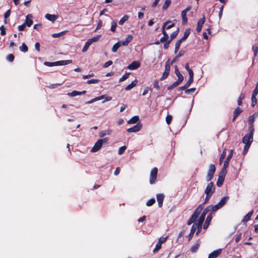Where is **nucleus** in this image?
I'll return each instance as SVG.
<instances>
[{
    "label": "nucleus",
    "instance_id": "f257e3e1",
    "mask_svg": "<svg viewBox=\"0 0 258 258\" xmlns=\"http://www.w3.org/2000/svg\"><path fill=\"white\" fill-rule=\"evenodd\" d=\"M133 39V37L132 35H128L127 37L126 38L125 40L121 42H117L115 43L112 47L111 50L113 52H116L117 51L118 48L122 44L123 46H127L128 43L132 41Z\"/></svg>",
    "mask_w": 258,
    "mask_h": 258
},
{
    "label": "nucleus",
    "instance_id": "393cba45",
    "mask_svg": "<svg viewBox=\"0 0 258 258\" xmlns=\"http://www.w3.org/2000/svg\"><path fill=\"white\" fill-rule=\"evenodd\" d=\"M174 69H175V74L178 77L177 79L179 80L183 81L184 79V77H183V75L180 73L177 66H175Z\"/></svg>",
    "mask_w": 258,
    "mask_h": 258
},
{
    "label": "nucleus",
    "instance_id": "ea45409f",
    "mask_svg": "<svg viewBox=\"0 0 258 258\" xmlns=\"http://www.w3.org/2000/svg\"><path fill=\"white\" fill-rule=\"evenodd\" d=\"M19 49L20 51L23 52H26L28 50V48L25 43H22V45L20 46Z\"/></svg>",
    "mask_w": 258,
    "mask_h": 258
},
{
    "label": "nucleus",
    "instance_id": "c756f323",
    "mask_svg": "<svg viewBox=\"0 0 258 258\" xmlns=\"http://www.w3.org/2000/svg\"><path fill=\"white\" fill-rule=\"evenodd\" d=\"M105 98V95H101L100 96H99V97H96L87 102H86V103L87 104H91V103H92L93 102H94L95 101H98V100H101L103 98Z\"/></svg>",
    "mask_w": 258,
    "mask_h": 258
},
{
    "label": "nucleus",
    "instance_id": "4be33fe9",
    "mask_svg": "<svg viewBox=\"0 0 258 258\" xmlns=\"http://www.w3.org/2000/svg\"><path fill=\"white\" fill-rule=\"evenodd\" d=\"M229 199V197L228 196H225L223 197L221 200L218 203L219 206H220L221 208H222L227 202V201Z\"/></svg>",
    "mask_w": 258,
    "mask_h": 258
},
{
    "label": "nucleus",
    "instance_id": "6ab92c4d",
    "mask_svg": "<svg viewBox=\"0 0 258 258\" xmlns=\"http://www.w3.org/2000/svg\"><path fill=\"white\" fill-rule=\"evenodd\" d=\"M212 219V214L210 213L207 217L206 221L203 225V228L204 229H207L208 228Z\"/></svg>",
    "mask_w": 258,
    "mask_h": 258
},
{
    "label": "nucleus",
    "instance_id": "f03ea898",
    "mask_svg": "<svg viewBox=\"0 0 258 258\" xmlns=\"http://www.w3.org/2000/svg\"><path fill=\"white\" fill-rule=\"evenodd\" d=\"M203 210V207L201 205L198 206V207L195 210L193 214L191 215V217L188 220L187 224L188 225H191L192 223L195 222L196 221V219L199 216L200 214L202 212Z\"/></svg>",
    "mask_w": 258,
    "mask_h": 258
},
{
    "label": "nucleus",
    "instance_id": "f3484780",
    "mask_svg": "<svg viewBox=\"0 0 258 258\" xmlns=\"http://www.w3.org/2000/svg\"><path fill=\"white\" fill-rule=\"evenodd\" d=\"M164 199V195L163 194H158L157 195V200L158 206L161 208L162 207L163 202Z\"/></svg>",
    "mask_w": 258,
    "mask_h": 258
},
{
    "label": "nucleus",
    "instance_id": "bf43d9fd",
    "mask_svg": "<svg viewBox=\"0 0 258 258\" xmlns=\"http://www.w3.org/2000/svg\"><path fill=\"white\" fill-rule=\"evenodd\" d=\"M126 148V147L125 146L120 147L118 151V154L119 155L122 154L124 152Z\"/></svg>",
    "mask_w": 258,
    "mask_h": 258
},
{
    "label": "nucleus",
    "instance_id": "0eeeda50",
    "mask_svg": "<svg viewBox=\"0 0 258 258\" xmlns=\"http://www.w3.org/2000/svg\"><path fill=\"white\" fill-rule=\"evenodd\" d=\"M191 9V6H188L185 9H184L181 12L182 24L183 25H184L187 23V18L186 17V13Z\"/></svg>",
    "mask_w": 258,
    "mask_h": 258
},
{
    "label": "nucleus",
    "instance_id": "c85d7f7f",
    "mask_svg": "<svg viewBox=\"0 0 258 258\" xmlns=\"http://www.w3.org/2000/svg\"><path fill=\"white\" fill-rule=\"evenodd\" d=\"M195 227H196V224H193L190 229V233L188 235V241H190L195 231H196Z\"/></svg>",
    "mask_w": 258,
    "mask_h": 258
},
{
    "label": "nucleus",
    "instance_id": "c03bdc74",
    "mask_svg": "<svg viewBox=\"0 0 258 258\" xmlns=\"http://www.w3.org/2000/svg\"><path fill=\"white\" fill-rule=\"evenodd\" d=\"M117 27V24L115 21H112L111 24L110 30L112 32H115L116 31V28Z\"/></svg>",
    "mask_w": 258,
    "mask_h": 258
},
{
    "label": "nucleus",
    "instance_id": "cd10ccee",
    "mask_svg": "<svg viewBox=\"0 0 258 258\" xmlns=\"http://www.w3.org/2000/svg\"><path fill=\"white\" fill-rule=\"evenodd\" d=\"M183 81L177 80L175 82H174L172 85L169 86L167 87V90H170L172 89L173 88H175V87L179 85Z\"/></svg>",
    "mask_w": 258,
    "mask_h": 258
},
{
    "label": "nucleus",
    "instance_id": "603ef678",
    "mask_svg": "<svg viewBox=\"0 0 258 258\" xmlns=\"http://www.w3.org/2000/svg\"><path fill=\"white\" fill-rule=\"evenodd\" d=\"M178 58V57H177V56H176L175 57H174L171 61L168 59L167 60V61L165 62V63H168L169 67H170L171 65H172L173 63H174L175 62H176L177 61Z\"/></svg>",
    "mask_w": 258,
    "mask_h": 258
},
{
    "label": "nucleus",
    "instance_id": "37998d69",
    "mask_svg": "<svg viewBox=\"0 0 258 258\" xmlns=\"http://www.w3.org/2000/svg\"><path fill=\"white\" fill-rule=\"evenodd\" d=\"M91 44L90 43V42L88 40H87V42L85 43V45L84 46V47L82 49V52H86Z\"/></svg>",
    "mask_w": 258,
    "mask_h": 258
},
{
    "label": "nucleus",
    "instance_id": "052dcab7",
    "mask_svg": "<svg viewBox=\"0 0 258 258\" xmlns=\"http://www.w3.org/2000/svg\"><path fill=\"white\" fill-rule=\"evenodd\" d=\"M244 98V95L241 94L237 100V104L239 106L241 105L242 104V101Z\"/></svg>",
    "mask_w": 258,
    "mask_h": 258
},
{
    "label": "nucleus",
    "instance_id": "ddd939ff",
    "mask_svg": "<svg viewBox=\"0 0 258 258\" xmlns=\"http://www.w3.org/2000/svg\"><path fill=\"white\" fill-rule=\"evenodd\" d=\"M141 63L138 61H134L127 66V68L131 70H134L140 67Z\"/></svg>",
    "mask_w": 258,
    "mask_h": 258
},
{
    "label": "nucleus",
    "instance_id": "0e129e2a",
    "mask_svg": "<svg viewBox=\"0 0 258 258\" xmlns=\"http://www.w3.org/2000/svg\"><path fill=\"white\" fill-rule=\"evenodd\" d=\"M99 80L98 79H91L89 80L87 82V83L88 84H97L99 82Z\"/></svg>",
    "mask_w": 258,
    "mask_h": 258
},
{
    "label": "nucleus",
    "instance_id": "dca6fc26",
    "mask_svg": "<svg viewBox=\"0 0 258 258\" xmlns=\"http://www.w3.org/2000/svg\"><path fill=\"white\" fill-rule=\"evenodd\" d=\"M32 16L31 14H28L26 17V20L24 23L27 26L30 27L33 24Z\"/></svg>",
    "mask_w": 258,
    "mask_h": 258
},
{
    "label": "nucleus",
    "instance_id": "aec40b11",
    "mask_svg": "<svg viewBox=\"0 0 258 258\" xmlns=\"http://www.w3.org/2000/svg\"><path fill=\"white\" fill-rule=\"evenodd\" d=\"M86 91H85V90L81 91V92L74 90V91H72V92L68 93L67 94V95L70 97H75L77 95H81L85 94H86Z\"/></svg>",
    "mask_w": 258,
    "mask_h": 258
},
{
    "label": "nucleus",
    "instance_id": "bb28decb",
    "mask_svg": "<svg viewBox=\"0 0 258 258\" xmlns=\"http://www.w3.org/2000/svg\"><path fill=\"white\" fill-rule=\"evenodd\" d=\"M242 112V110L239 107H237L234 111L233 112V117L232 119V121H234L236 117L240 114V113Z\"/></svg>",
    "mask_w": 258,
    "mask_h": 258
},
{
    "label": "nucleus",
    "instance_id": "79ce46f5",
    "mask_svg": "<svg viewBox=\"0 0 258 258\" xmlns=\"http://www.w3.org/2000/svg\"><path fill=\"white\" fill-rule=\"evenodd\" d=\"M130 73H126L125 74H124L122 76V77H121L119 79V81L118 82H121L122 81H124V80H125L126 79H127L128 77H129V75H130Z\"/></svg>",
    "mask_w": 258,
    "mask_h": 258
},
{
    "label": "nucleus",
    "instance_id": "20e7f679",
    "mask_svg": "<svg viewBox=\"0 0 258 258\" xmlns=\"http://www.w3.org/2000/svg\"><path fill=\"white\" fill-rule=\"evenodd\" d=\"M216 167L215 165L213 164H210L209 165V170L206 177V180L208 182L211 181L213 179Z\"/></svg>",
    "mask_w": 258,
    "mask_h": 258
},
{
    "label": "nucleus",
    "instance_id": "864d4df0",
    "mask_svg": "<svg viewBox=\"0 0 258 258\" xmlns=\"http://www.w3.org/2000/svg\"><path fill=\"white\" fill-rule=\"evenodd\" d=\"M161 244L157 242L155 245V247L154 248L153 252L154 253H156L161 248Z\"/></svg>",
    "mask_w": 258,
    "mask_h": 258
},
{
    "label": "nucleus",
    "instance_id": "13d9d810",
    "mask_svg": "<svg viewBox=\"0 0 258 258\" xmlns=\"http://www.w3.org/2000/svg\"><path fill=\"white\" fill-rule=\"evenodd\" d=\"M14 58L15 56L13 54H10L7 56V60L10 62H13Z\"/></svg>",
    "mask_w": 258,
    "mask_h": 258
},
{
    "label": "nucleus",
    "instance_id": "39448f33",
    "mask_svg": "<svg viewBox=\"0 0 258 258\" xmlns=\"http://www.w3.org/2000/svg\"><path fill=\"white\" fill-rule=\"evenodd\" d=\"M158 173V168L154 167L151 171L150 175V183L153 184L155 183Z\"/></svg>",
    "mask_w": 258,
    "mask_h": 258
},
{
    "label": "nucleus",
    "instance_id": "7ed1b4c3",
    "mask_svg": "<svg viewBox=\"0 0 258 258\" xmlns=\"http://www.w3.org/2000/svg\"><path fill=\"white\" fill-rule=\"evenodd\" d=\"M249 134L245 135L242 138V142L247 145L251 144L253 140L254 131L249 130Z\"/></svg>",
    "mask_w": 258,
    "mask_h": 258
},
{
    "label": "nucleus",
    "instance_id": "a18cd8bd",
    "mask_svg": "<svg viewBox=\"0 0 258 258\" xmlns=\"http://www.w3.org/2000/svg\"><path fill=\"white\" fill-rule=\"evenodd\" d=\"M110 132L109 131H103L99 133V136L100 138H103L106 135H109Z\"/></svg>",
    "mask_w": 258,
    "mask_h": 258
},
{
    "label": "nucleus",
    "instance_id": "423d86ee",
    "mask_svg": "<svg viewBox=\"0 0 258 258\" xmlns=\"http://www.w3.org/2000/svg\"><path fill=\"white\" fill-rule=\"evenodd\" d=\"M215 190V187L212 182L209 183L205 190V194L206 195H209L212 196Z\"/></svg>",
    "mask_w": 258,
    "mask_h": 258
},
{
    "label": "nucleus",
    "instance_id": "f704fd0d",
    "mask_svg": "<svg viewBox=\"0 0 258 258\" xmlns=\"http://www.w3.org/2000/svg\"><path fill=\"white\" fill-rule=\"evenodd\" d=\"M226 155V149H225L222 151V153L221 154V156L220 157L219 160V164H221V163L223 162V160L225 158Z\"/></svg>",
    "mask_w": 258,
    "mask_h": 258
},
{
    "label": "nucleus",
    "instance_id": "1a4fd4ad",
    "mask_svg": "<svg viewBox=\"0 0 258 258\" xmlns=\"http://www.w3.org/2000/svg\"><path fill=\"white\" fill-rule=\"evenodd\" d=\"M255 114H253L252 115L249 116L248 119V122L249 125L248 127V130H253L254 131V125L253 122L255 120Z\"/></svg>",
    "mask_w": 258,
    "mask_h": 258
},
{
    "label": "nucleus",
    "instance_id": "473e14b6",
    "mask_svg": "<svg viewBox=\"0 0 258 258\" xmlns=\"http://www.w3.org/2000/svg\"><path fill=\"white\" fill-rule=\"evenodd\" d=\"M194 224H196L195 229L196 230H197V231L196 232V235H198L202 230V224H200L199 223H195Z\"/></svg>",
    "mask_w": 258,
    "mask_h": 258
},
{
    "label": "nucleus",
    "instance_id": "de8ad7c7",
    "mask_svg": "<svg viewBox=\"0 0 258 258\" xmlns=\"http://www.w3.org/2000/svg\"><path fill=\"white\" fill-rule=\"evenodd\" d=\"M257 103V99L256 95H252L251 96V106L254 107Z\"/></svg>",
    "mask_w": 258,
    "mask_h": 258
},
{
    "label": "nucleus",
    "instance_id": "2eb2a0df",
    "mask_svg": "<svg viewBox=\"0 0 258 258\" xmlns=\"http://www.w3.org/2000/svg\"><path fill=\"white\" fill-rule=\"evenodd\" d=\"M233 150H230V153L229 154V155H228V156L226 157L225 160L224 161V163H223V166H224V168H227L228 165H229V163L233 156Z\"/></svg>",
    "mask_w": 258,
    "mask_h": 258
},
{
    "label": "nucleus",
    "instance_id": "680f3d73",
    "mask_svg": "<svg viewBox=\"0 0 258 258\" xmlns=\"http://www.w3.org/2000/svg\"><path fill=\"white\" fill-rule=\"evenodd\" d=\"M172 119V116L171 115H167L166 117V123L169 125L171 123Z\"/></svg>",
    "mask_w": 258,
    "mask_h": 258
},
{
    "label": "nucleus",
    "instance_id": "58836bf2",
    "mask_svg": "<svg viewBox=\"0 0 258 258\" xmlns=\"http://www.w3.org/2000/svg\"><path fill=\"white\" fill-rule=\"evenodd\" d=\"M226 168H224V166H223V168L219 174V177H221V178L222 177L223 178H225L227 172Z\"/></svg>",
    "mask_w": 258,
    "mask_h": 258
},
{
    "label": "nucleus",
    "instance_id": "2f4dec72",
    "mask_svg": "<svg viewBox=\"0 0 258 258\" xmlns=\"http://www.w3.org/2000/svg\"><path fill=\"white\" fill-rule=\"evenodd\" d=\"M210 207L211 211L212 212L211 213H212V214L213 212H216L217 210H218L219 209L221 208V207L220 206H219L218 204H217L215 205H210Z\"/></svg>",
    "mask_w": 258,
    "mask_h": 258
},
{
    "label": "nucleus",
    "instance_id": "f8f14e48",
    "mask_svg": "<svg viewBox=\"0 0 258 258\" xmlns=\"http://www.w3.org/2000/svg\"><path fill=\"white\" fill-rule=\"evenodd\" d=\"M102 143H101V141H100L99 140H98L94 144V146L93 147V148L91 149V152L93 153V152H96L98 151H99L101 148L102 147Z\"/></svg>",
    "mask_w": 258,
    "mask_h": 258
},
{
    "label": "nucleus",
    "instance_id": "4d7b16f0",
    "mask_svg": "<svg viewBox=\"0 0 258 258\" xmlns=\"http://www.w3.org/2000/svg\"><path fill=\"white\" fill-rule=\"evenodd\" d=\"M60 62H61V66H63L71 63L72 62V60H60Z\"/></svg>",
    "mask_w": 258,
    "mask_h": 258
},
{
    "label": "nucleus",
    "instance_id": "6e6d98bb",
    "mask_svg": "<svg viewBox=\"0 0 258 258\" xmlns=\"http://www.w3.org/2000/svg\"><path fill=\"white\" fill-rule=\"evenodd\" d=\"M205 217H206V215H205L204 214L202 213V214L200 216V218L198 220V223L203 224V223L204 221Z\"/></svg>",
    "mask_w": 258,
    "mask_h": 258
},
{
    "label": "nucleus",
    "instance_id": "8fccbe9b",
    "mask_svg": "<svg viewBox=\"0 0 258 258\" xmlns=\"http://www.w3.org/2000/svg\"><path fill=\"white\" fill-rule=\"evenodd\" d=\"M252 49L254 53V55L255 56L257 55L258 53V45L257 44L254 45L252 47Z\"/></svg>",
    "mask_w": 258,
    "mask_h": 258
},
{
    "label": "nucleus",
    "instance_id": "69168bd1",
    "mask_svg": "<svg viewBox=\"0 0 258 258\" xmlns=\"http://www.w3.org/2000/svg\"><path fill=\"white\" fill-rule=\"evenodd\" d=\"M167 237H161L159 239L158 243L162 245V243H164L167 240Z\"/></svg>",
    "mask_w": 258,
    "mask_h": 258
},
{
    "label": "nucleus",
    "instance_id": "49530a36",
    "mask_svg": "<svg viewBox=\"0 0 258 258\" xmlns=\"http://www.w3.org/2000/svg\"><path fill=\"white\" fill-rule=\"evenodd\" d=\"M224 180V178H223L222 177L221 178V177H219L216 183L218 187L221 186L223 183Z\"/></svg>",
    "mask_w": 258,
    "mask_h": 258
},
{
    "label": "nucleus",
    "instance_id": "3c124183",
    "mask_svg": "<svg viewBox=\"0 0 258 258\" xmlns=\"http://www.w3.org/2000/svg\"><path fill=\"white\" fill-rule=\"evenodd\" d=\"M10 14H11V10H8L7 12H6V13H5L4 14V17H5V21H4V22H5V24H7V19L10 17Z\"/></svg>",
    "mask_w": 258,
    "mask_h": 258
},
{
    "label": "nucleus",
    "instance_id": "4c0bfd02",
    "mask_svg": "<svg viewBox=\"0 0 258 258\" xmlns=\"http://www.w3.org/2000/svg\"><path fill=\"white\" fill-rule=\"evenodd\" d=\"M179 32V29L178 28L175 31L172 33L170 35V39L169 40L171 41L172 40H173L176 37Z\"/></svg>",
    "mask_w": 258,
    "mask_h": 258
},
{
    "label": "nucleus",
    "instance_id": "5fc2aeb1",
    "mask_svg": "<svg viewBox=\"0 0 258 258\" xmlns=\"http://www.w3.org/2000/svg\"><path fill=\"white\" fill-rule=\"evenodd\" d=\"M155 203V200L154 198H152L150 199L148 202L146 203V205L148 207L152 206L154 203Z\"/></svg>",
    "mask_w": 258,
    "mask_h": 258
},
{
    "label": "nucleus",
    "instance_id": "774afa93",
    "mask_svg": "<svg viewBox=\"0 0 258 258\" xmlns=\"http://www.w3.org/2000/svg\"><path fill=\"white\" fill-rule=\"evenodd\" d=\"M257 94H258V82L256 83L255 88L254 89L252 95L256 96L257 95Z\"/></svg>",
    "mask_w": 258,
    "mask_h": 258
},
{
    "label": "nucleus",
    "instance_id": "a878e982",
    "mask_svg": "<svg viewBox=\"0 0 258 258\" xmlns=\"http://www.w3.org/2000/svg\"><path fill=\"white\" fill-rule=\"evenodd\" d=\"M138 81L136 79L134 80L130 84L126 86L125 88V90L126 91H128L131 90L132 88L135 87L137 84Z\"/></svg>",
    "mask_w": 258,
    "mask_h": 258
},
{
    "label": "nucleus",
    "instance_id": "7c9ffc66",
    "mask_svg": "<svg viewBox=\"0 0 258 258\" xmlns=\"http://www.w3.org/2000/svg\"><path fill=\"white\" fill-rule=\"evenodd\" d=\"M129 18V16L127 15H124L123 17L121 18V19L119 21L118 24L120 25H122L125 22L127 21L128 20Z\"/></svg>",
    "mask_w": 258,
    "mask_h": 258
},
{
    "label": "nucleus",
    "instance_id": "e2e57ef3",
    "mask_svg": "<svg viewBox=\"0 0 258 258\" xmlns=\"http://www.w3.org/2000/svg\"><path fill=\"white\" fill-rule=\"evenodd\" d=\"M180 43H179L178 41H176L175 45V50H174V53H176L177 51H178L180 46Z\"/></svg>",
    "mask_w": 258,
    "mask_h": 258
},
{
    "label": "nucleus",
    "instance_id": "c9c22d12",
    "mask_svg": "<svg viewBox=\"0 0 258 258\" xmlns=\"http://www.w3.org/2000/svg\"><path fill=\"white\" fill-rule=\"evenodd\" d=\"M171 22L170 21H166V22H165L163 25H165V30L166 29V30H168V29H170L171 28H172V27H173L174 26H175V24L174 23H172L170 25H168V23H171Z\"/></svg>",
    "mask_w": 258,
    "mask_h": 258
},
{
    "label": "nucleus",
    "instance_id": "09e8293b",
    "mask_svg": "<svg viewBox=\"0 0 258 258\" xmlns=\"http://www.w3.org/2000/svg\"><path fill=\"white\" fill-rule=\"evenodd\" d=\"M100 37V35H97L96 36L93 37L92 38L88 39V40L90 42L91 44L92 43L97 41L99 38Z\"/></svg>",
    "mask_w": 258,
    "mask_h": 258
},
{
    "label": "nucleus",
    "instance_id": "9b49d317",
    "mask_svg": "<svg viewBox=\"0 0 258 258\" xmlns=\"http://www.w3.org/2000/svg\"><path fill=\"white\" fill-rule=\"evenodd\" d=\"M142 128V124L140 123H137L136 125L134 126L128 128L127 130V132L128 133H136L139 132Z\"/></svg>",
    "mask_w": 258,
    "mask_h": 258
},
{
    "label": "nucleus",
    "instance_id": "6e6552de",
    "mask_svg": "<svg viewBox=\"0 0 258 258\" xmlns=\"http://www.w3.org/2000/svg\"><path fill=\"white\" fill-rule=\"evenodd\" d=\"M170 70V67H169L168 63L165 64V70L162 74V77L160 79L161 81H163L166 79L169 76Z\"/></svg>",
    "mask_w": 258,
    "mask_h": 258
},
{
    "label": "nucleus",
    "instance_id": "338daca9",
    "mask_svg": "<svg viewBox=\"0 0 258 258\" xmlns=\"http://www.w3.org/2000/svg\"><path fill=\"white\" fill-rule=\"evenodd\" d=\"M193 81L194 79L189 78L188 81L184 84L185 86L187 87V88L190 86V85L191 84Z\"/></svg>",
    "mask_w": 258,
    "mask_h": 258
},
{
    "label": "nucleus",
    "instance_id": "e433bc0d",
    "mask_svg": "<svg viewBox=\"0 0 258 258\" xmlns=\"http://www.w3.org/2000/svg\"><path fill=\"white\" fill-rule=\"evenodd\" d=\"M67 31H64L57 33H53L51 34V36L53 38H57L63 36L67 33Z\"/></svg>",
    "mask_w": 258,
    "mask_h": 258
},
{
    "label": "nucleus",
    "instance_id": "a211bd4d",
    "mask_svg": "<svg viewBox=\"0 0 258 258\" xmlns=\"http://www.w3.org/2000/svg\"><path fill=\"white\" fill-rule=\"evenodd\" d=\"M221 249H218L214 250L209 254L208 258H216L221 254Z\"/></svg>",
    "mask_w": 258,
    "mask_h": 258
},
{
    "label": "nucleus",
    "instance_id": "a19ab883",
    "mask_svg": "<svg viewBox=\"0 0 258 258\" xmlns=\"http://www.w3.org/2000/svg\"><path fill=\"white\" fill-rule=\"evenodd\" d=\"M171 4V0H166L163 5L162 9L164 10H166Z\"/></svg>",
    "mask_w": 258,
    "mask_h": 258
},
{
    "label": "nucleus",
    "instance_id": "b1692460",
    "mask_svg": "<svg viewBox=\"0 0 258 258\" xmlns=\"http://www.w3.org/2000/svg\"><path fill=\"white\" fill-rule=\"evenodd\" d=\"M253 213V210H251V211H250L249 212H248L243 218L242 220V222L243 223H246L247 221H248L252 214Z\"/></svg>",
    "mask_w": 258,
    "mask_h": 258
},
{
    "label": "nucleus",
    "instance_id": "412c9836",
    "mask_svg": "<svg viewBox=\"0 0 258 258\" xmlns=\"http://www.w3.org/2000/svg\"><path fill=\"white\" fill-rule=\"evenodd\" d=\"M201 244V240L198 239L196 241V243L195 245H193L190 248V251L192 252H196L198 250Z\"/></svg>",
    "mask_w": 258,
    "mask_h": 258
},
{
    "label": "nucleus",
    "instance_id": "72a5a7b5",
    "mask_svg": "<svg viewBox=\"0 0 258 258\" xmlns=\"http://www.w3.org/2000/svg\"><path fill=\"white\" fill-rule=\"evenodd\" d=\"M139 118L138 116H134L127 121V123L128 124L136 123L139 121Z\"/></svg>",
    "mask_w": 258,
    "mask_h": 258
},
{
    "label": "nucleus",
    "instance_id": "4468645a",
    "mask_svg": "<svg viewBox=\"0 0 258 258\" xmlns=\"http://www.w3.org/2000/svg\"><path fill=\"white\" fill-rule=\"evenodd\" d=\"M165 25H163L162 27V32L163 35V36L160 38V42H161L162 43L164 42L167 40H168V39L169 38V36L168 34L165 31Z\"/></svg>",
    "mask_w": 258,
    "mask_h": 258
},
{
    "label": "nucleus",
    "instance_id": "9d476101",
    "mask_svg": "<svg viewBox=\"0 0 258 258\" xmlns=\"http://www.w3.org/2000/svg\"><path fill=\"white\" fill-rule=\"evenodd\" d=\"M205 22V18L204 16L202 18H201L199 21H198L197 23V27L196 30L198 32H200L202 30V27L203 24Z\"/></svg>",
    "mask_w": 258,
    "mask_h": 258
},
{
    "label": "nucleus",
    "instance_id": "5701e85b",
    "mask_svg": "<svg viewBox=\"0 0 258 258\" xmlns=\"http://www.w3.org/2000/svg\"><path fill=\"white\" fill-rule=\"evenodd\" d=\"M45 17L48 20L54 22L58 18L57 15H51L49 14H47L45 15Z\"/></svg>",
    "mask_w": 258,
    "mask_h": 258
}]
</instances>
